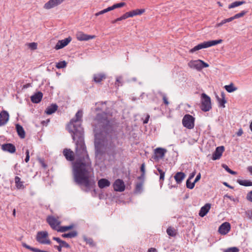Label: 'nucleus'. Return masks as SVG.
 Instances as JSON below:
<instances>
[{"label": "nucleus", "mask_w": 252, "mask_h": 252, "mask_svg": "<svg viewBox=\"0 0 252 252\" xmlns=\"http://www.w3.org/2000/svg\"><path fill=\"white\" fill-rule=\"evenodd\" d=\"M83 111L80 110L71 119L69 125L72 139L75 142V154L76 160L73 163V174L74 182L79 185H84L89 189L94 186L90 180L92 170V161L89 158L84 140V130L81 126Z\"/></svg>", "instance_id": "nucleus-1"}, {"label": "nucleus", "mask_w": 252, "mask_h": 252, "mask_svg": "<svg viewBox=\"0 0 252 252\" xmlns=\"http://www.w3.org/2000/svg\"><path fill=\"white\" fill-rule=\"evenodd\" d=\"M94 148L95 157L101 159L106 154L110 160L121 156V148H117L115 142L117 137L108 120L106 113L97 114L94 119Z\"/></svg>", "instance_id": "nucleus-2"}, {"label": "nucleus", "mask_w": 252, "mask_h": 252, "mask_svg": "<svg viewBox=\"0 0 252 252\" xmlns=\"http://www.w3.org/2000/svg\"><path fill=\"white\" fill-rule=\"evenodd\" d=\"M222 42V39L219 40H209L208 41H205L203 43H201L197 45L194 47L193 48L191 49L189 52L190 53H193L194 52L198 51L199 50L202 49L203 48H208L213 46H215L217 44H220Z\"/></svg>", "instance_id": "nucleus-3"}, {"label": "nucleus", "mask_w": 252, "mask_h": 252, "mask_svg": "<svg viewBox=\"0 0 252 252\" xmlns=\"http://www.w3.org/2000/svg\"><path fill=\"white\" fill-rule=\"evenodd\" d=\"M201 109L204 112L209 111L212 108L211 98L205 93L201 94Z\"/></svg>", "instance_id": "nucleus-4"}, {"label": "nucleus", "mask_w": 252, "mask_h": 252, "mask_svg": "<svg viewBox=\"0 0 252 252\" xmlns=\"http://www.w3.org/2000/svg\"><path fill=\"white\" fill-rule=\"evenodd\" d=\"M48 236V233L47 231H39L37 232L36 236V241L41 244H50L51 241L47 239Z\"/></svg>", "instance_id": "nucleus-5"}, {"label": "nucleus", "mask_w": 252, "mask_h": 252, "mask_svg": "<svg viewBox=\"0 0 252 252\" xmlns=\"http://www.w3.org/2000/svg\"><path fill=\"white\" fill-rule=\"evenodd\" d=\"M194 118L190 115L186 114L183 117L182 123L184 126L188 129H192L194 126Z\"/></svg>", "instance_id": "nucleus-6"}, {"label": "nucleus", "mask_w": 252, "mask_h": 252, "mask_svg": "<svg viewBox=\"0 0 252 252\" xmlns=\"http://www.w3.org/2000/svg\"><path fill=\"white\" fill-rule=\"evenodd\" d=\"M126 3L124 2H121L120 3H117L113 4L111 6H109L107 7V8H105L98 12H97L95 14V16H98L100 15L103 14L107 12L110 11L111 10H113L116 8H121L122 7H123L125 6Z\"/></svg>", "instance_id": "nucleus-7"}, {"label": "nucleus", "mask_w": 252, "mask_h": 252, "mask_svg": "<svg viewBox=\"0 0 252 252\" xmlns=\"http://www.w3.org/2000/svg\"><path fill=\"white\" fill-rule=\"evenodd\" d=\"M47 222L53 229L57 231L58 226L61 224V221L53 216H48L47 218Z\"/></svg>", "instance_id": "nucleus-8"}, {"label": "nucleus", "mask_w": 252, "mask_h": 252, "mask_svg": "<svg viewBox=\"0 0 252 252\" xmlns=\"http://www.w3.org/2000/svg\"><path fill=\"white\" fill-rule=\"evenodd\" d=\"M113 188L115 191L122 192L125 189V185L122 180L117 179L113 184Z\"/></svg>", "instance_id": "nucleus-9"}, {"label": "nucleus", "mask_w": 252, "mask_h": 252, "mask_svg": "<svg viewBox=\"0 0 252 252\" xmlns=\"http://www.w3.org/2000/svg\"><path fill=\"white\" fill-rule=\"evenodd\" d=\"M65 0H49L46 2L44 8L46 9H50L61 4Z\"/></svg>", "instance_id": "nucleus-10"}, {"label": "nucleus", "mask_w": 252, "mask_h": 252, "mask_svg": "<svg viewBox=\"0 0 252 252\" xmlns=\"http://www.w3.org/2000/svg\"><path fill=\"white\" fill-rule=\"evenodd\" d=\"M71 37L69 36L64 39L59 40L55 47V49L59 50L64 47L71 41Z\"/></svg>", "instance_id": "nucleus-11"}, {"label": "nucleus", "mask_w": 252, "mask_h": 252, "mask_svg": "<svg viewBox=\"0 0 252 252\" xmlns=\"http://www.w3.org/2000/svg\"><path fill=\"white\" fill-rule=\"evenodd\" d=\"M9 119V115L7 111L2 110L0 112V126L5 125Z\"/></svg>", "instance_id": "nucleus-12"}, {"label": "nucleus", "mask_w": 252, "mask_h": 252, "mask_svg": "<svg viewBox=\"0 0 252 252\" xmlns=\"http://www.w3.org/2000/svg\"><path fill=\"white\" fill-rule=\"evenodd\" d=\"M230 228V223L228 222H225L220 225L218 231L220 234L225 235L229 231Z\"/></svg>", "instance_id": "nucleus-13"}, {"label": "nucleus", "mask_w": 252, "mask_h": 252, "mask_svg": "<svg viewBox=\"0 0 252 252\" xmlns=\"http://www.w3.org/2000/svg\"><path fill=\"white\" fill-rule=\"evenodd\" d=\"M166 152V150L162 148H157L155 150V159L158 160L162 158Z\"/></svg>", "instance_id": "nucleus-14"}, {"label": "nucleus", "mask_w": 252, "mask_h": 252, "mask_svg": "<svg viewBox=\"0 0 252 252\" xmlns=\"http://www.w3.org/2000/svg\"><path fill=\"white\" fill-rule=\"evenodd\" d=\"M224 150L223 146H219L216 148L215 152L212 155V159L214 160L219 159L222 156V154Z\"/></svg>", "instance_id": "nucleus-15"}, {"label": "nucleus", "mask_w": 252, "mask_h": 252, "mask_svg": "<svg viewBox=\"0 0 252 252\" xmlns=\"http://www.w3.org/2000/svg\"><path fill=\"white\" fill-rule=\"evenodd\" d=\"M76 37L77 39L79 41H87L91 39H93L95 36V35H88L82 32H78L76 34Z\"/></svg>", "instance_id": "nucleus-16"}, {"label": "nucleus", "mask_w": 252, "mask_h": 252, "mask_svg": "<svg viewBox=\"0 0 252 252\" xmlns=\"http://www.w3.org/2000/svg\"><path fill=\"white\" fill-rule=\"evenodd\" d=\"M1 149L3 151L7 152L11 154L15 153L16 151L15 146L11 143L2 144Z\"/></svg>", "instance_id": "nucleus-17"}, {"label": "nucleus", "mask_w": 252, "mask_h": 252, "mask_svg": "<svg viewBox=\"0 0 252 252\" xmlns=\"http://www.w3.org/2000/svg\"><path fill=\"white\" fill-rule=\"evenodd\" d=\"M201 63V60H200L191 61L188 63V65L190 68L196 69L197 70H201L202 69Z\"/></svg>", "instance_id": "nucleus-18"}, {"label": "nucleus", "mask_w": 252, "mask_h": 252, "mask_svg": "<svg viewBox=\"0 0 252 252\" xmlns=\"http://www.w3.org/2000/svg\"><path fill=\"white\" fill-rule=\"evenodd\" d=\"M63 155L65 158L70 161L74 160V153L69 149H65L63 151Z\"/></svg>", "instance_id": "nucleus-19"}, {"label": "nucleus", "mask_w": 252, "mask_h": 252, "mask_svg": "<svg viewBox=\"0 0 252 252\" xmlns=\"http://www.w3.org/2000/svg\"><path fill=\"white\" fill-rule=\"evenodd\" d=\"M42 97V93L41 92H38L31 97V99L33 103H38L41 101Z\"/></svg>", "instance_id": "nucleus-20"}, {"label": "nucleus", "mask_w": 252, "mask_h": 252, "mask_svg": "<svg viewBox=\"0 0 252 252\" xmlns=\"http://www.w3.org/2000/svg\"><path fill=\"white\" fill-rule=\"evenodd\" d=\"M211 207V205L209 203L206 204L202 207L199 211V215L201 217H204L209 212Z\"/></svg>", "instance_id": "nucleus-21"}, {"label": "nucleus", "mask_w": 252, "mask_h": 252, "mask_svg": "<svg viewBox=\"0 0 252 252\" xmlns=\"http://www.w3.org/2000/svg\"><path fill=\"white\" fill-rule=\"evenodd\" d=\"M110 185V182L106 179L102 178L98 181V186L100 189L108 187Z\"/></svg>", "instance_id": "nucleus-22"}, {"label": "nucleus", "mask_w": 252, "mask_h": 252, "mask_svg": "<svg viewBox=\"0 0 252 252\" xmlns=\"http://www.w3.org/2000/svg\"><path fill=\"white\" fill-rule=\"evenodd\" d=\"M58 106L56 104H52L47 107L45 112L48 115H51L55 112L58 109Z\"/></svg>", "instance_id": "nucleus-23"}, {"label": "nucleus", "mask_w": 252, "mask_h": 252, "mask_svg": "<svg viewBox=\"0 0 252 252\" xmlns=\"http://www.w3.org/2000/svg\"><path fill=\"white\" fill-rule=\"evenodd\" d=\"M185 176L186 175L184 173L182 172H179L174 176V179L177 184H180L185 178Z\"/></svg>", "instance_id": "nucleus-24"}, {"label": "nucleus", "mask_w": 252, "mask_h": 252, "mask_svg": "<svg viewBox=\"0 0 252 252\" xmlns=\"http://www.w3.org/2000/svg\"><path fill=\"white\" fill-rule=\"evenodd\" d=\"M16 128L17 133L21 138H24L25 137V132L23 127L19 124L16 125Z\"/></svg>", "instance_id": "nucleus-25"}, {"label": "nucleus", "mask_w": 252, "mask_h": 252, "mask_svg": "<svg viewBox=\"0 0 252 252\" xmlns=\"http://www.w3.org/2000/svg\"><path fill=\"white\" fill-rule=\"evenodd\" d=\"M106 76L104 73H98L94 75V81L96 83H100Z\"/></svg>", "instance_id": "nucleus-26"}, {"label": "nucleus", "mask_w": 252, "mask_h": 252, "mask_svg": "<svg viewBox=\"0 0 252 252\" xmlns=\"http://www.w3.org/2000/svg\"><path fill=\"white\" fill-rule=\"evenodd\" d=\"M15 186L17 189H24L25 186L24 185V182L21 181V179L18 176L15 177Z\"/></svg>", "instance_id": "nucleus-27"}, {"label": "nucleus", "mask_w": 252, "mask_h": 252, "mask_svg": "<svg viewBox=\"0 0 252 252\" xmlns=\"http://www.w3.org/2000/svg\"><path fill=\"white\" fill-rule=\"evenodd\" d=\"M221 98L217 97V99L219 103V106L224 108L225 107L224 104L226 102L225 99V94L224 92L221 93Z\"/></svg>", "instance_id": "nucleus-28"}, {"label": "nucleus", "mask_w": 252, "mask_h": 252, "mask_svg": "<svg viewBox=\"0 0 252 252\" xmlns=\"http://www.w3.org/2000/svg\"><path fill=\"white\" fill-rule=\"evenodd\" d=\"M237 182L241 186L245 187L252 186V182L250 180L238 179Z\"/></svg>", "instance_id": "nucleus-29"}, {"label": "nucleus", "mask_w": 252, "mask_h": 252, "mask_svg": "<svg viewBox=\"0 0 252 252\" xmlns=\"http://www.w3.org/2000/svg\"><path fill=\"white\" fill-rule=\"evenodd\" d=\"M144 184V181H140L136 183L135 188V192L137 193H141L143 189V186Z\"/></svg>", "instance_id": "nucleus-30"}, {"label": "nucleus", "mask_w": 252, "mask_h": 252, "mask_svg": "<svg viewBox=\"0 0 252 252\" xmlns=\"http://www.w3.org/2000/svg\"><path fill=\"white\" fill-rule=\"evenodd\" d=\"M77 232L76 231H73L67 233H64L62 235L63 238H74L77 236Z\"/></svg>", "instance_id": "nucleus-31"}, {"label": "nucleus", "mask_w": 252, "mask_h": 252, "mask_svg": "<svg viewBox=\"0 0 252 252\" xmlns=\"http://www.w3.org/2000/svg\"><path fill=\"white\" fill-rule=\"evenodd\" d=\"M74 227V225L71 224L69 225L68 226H62L59 227L58 229H57L58 232H65L68 230H70L72 229Z\"/></svg>", "instance_id": "nucleus-32"}, {"label": "nucleus", "mask_w": 252, "mask_h": 252, "mask_svg": "<svg viewBox=\"0 0 252 252\" xmlns=\"http://www.w3.org/2000/svg\"><path fill=\"white\" fill-rule=\"evenodd\" d=\"M224 88L228 93H232L237 90V88L235 87L232 83L228 85H225Z\"/></svg>", "instance_id": "nucleus-33"}, {"label": "nucleus", "mask_w": 252, "mask_h": 252, "mask_svg": "<svg viewBox=\"0 0 252 252\" xmlns=\"http://www.w3.org/2000/svg\"><path fill=\"white\" fill-rule=\"evenodd\" d=\"M245 3H246V1H234L232 3H231V4H230L228 5V8L229 9L233 8L235 7L239 6H240L243 4H244Z\"/></svg>", "instance_id": "nucleus-34"}, {"label": "nucleus", "mask_w": 252, "mask_h": 252, "mask_svg": "<svg viewBox=\"0 0 252 252\" xmlns=\"http://www.w3.org/2000/svg\"><path fill=\"white\" fill-rule=\"evenodd\" d=\"M157 169L158 171V172L160 176H159V181H163L164 180L165 176V172L163 171L158 166H157Z\"/></svg>", "instance_id": "nucleus-35"}, {"label": "nucleus", "mask_w": 252, "mask_h": 252, "mask_svg": "<svg viewBox=\"0 0 252 252\" xmlns=\"http://www.w3.org/2000/svg\"><path fill=\"white\" fill-rule=\"evenodd\" d=\"M84 240L86 242L87 244L90 245L91 246L94 247L95 246V244L94 243L93 239L91 238L84 237Z\"/></svg>", "instance_id": "nucleus-36"}, {"label": "nucleus", "mask_w": 252, "mask_h": 252, "mask_svg": "<svg viewBox=\"0 0 252 252\" xmlns=\"http://www.w3.org/2000/svg\"><path fill=\"white\" fill-rule=\"evenodd\" d=\"M222 167L229 173L231 175H235L237 174V172L230 169L228 166L226 164H222Z\"/></svg>", "instance_id": "nucleus-37"}, {"label": "nucleus", "mask_w": 252, "mask_h": 252, "mask_svg": "<svg viewBox=\"0 0 252 252\" xmlns=\"http://www.w3.org/2000/svg\"><path fill=\"white\" fill-rule=\"evenodd\" d=\"M166 232L167 234L170 236H174L176 235V233L175 232V229L172 227H168L166 230Z\"/></svg>", "instance_id": "nucleus-38"}, {"label": "nucleus", "mask_w": 252, "mask_h": 252, "mask_svg": "<svg viewBox=\"0 0 252 252\" xmlns=\"http://www.w3.org/2000/svg\"><path fill=\"white\" fill-rule=\"evenodd\" d=\"M66 63L65 61H61L59 63H58L56 64V67L58 68H63L65 67L66 66Z\"/></svg>", "instance_id": "nucleus-39"}, {"label": "nucleus", "mask_w": 252, "mask_h": 252, "mask_svg": "<svg viewBox=\"0 0 252 252\" xmlns=\"http://www.w3.org/2000/svg\"><path fill=\"white\" fill-rule=\"evenodd\" d=\"M158 94L162 96L164 103L165 105H168L169 103V101H168L166 94L164 93H163L161 92H159Z\"/></svg>", "instance_id": "nucleus-40"}, {"label": "nucleus", "mask_w": 252, "mask_h": 252, "mask_svg": "<svg viewBox=\"0 0 252 252\" xmlns=\"http://www.w3.org/2000/svg\"><path fill=\"white\" fill-rule=\"evenodd\" d=\"M195 183L190 182L189 179H188L186 182V186L187 188L192 189L194 187Z\"/></svg>", "instance_id": "nucleus-41"}, {"label": "nucleus", "mask_w": 252, "mask_h": 252, "mask_svg": "<svg viewBox=\"0 0 252 252\" xmlns=\"http://www.w3.org/2000/svg\"><path fill=\"white\" fill-rule=\"evenodd\" d=\"M132 11L134 12V15L136 16V15H141L142 13H143L145 12V9H136L132 10Z\"/></svg>", "instance_id": "nucleus-42"}, {"label": "nucleus", "mask_w": 252, "mask_h": 252, "mask_svg": "<svg viewBox=\"0 0 252 252\" xmlns=\"http://www.w3.org/2000/svg\"><path fill=\"white\" fill-rule=\"evenodd\" d=\"M247 11L245 10L242 11L241 12L236 14L234 15V17L236 18V19L239 18L244 16L247 13Z\"/></svg>", "instance_id": "nucleus-43"}, {"label": "nucleus", "mask_w": 252, "mask_h": 252, "mask_svg": "<svg viewBox=\"0 0 252 252\" xmlns=\"http://www.w3.org/2000/svg\"><path fill=\"white\" fill-rule=\"evenodd\" d=\"M224 252H239V249L237 247H232L224 250Z\"/></svg>", "instance_id": "nucleus-44"}, {"label": "nucleus", "mask_w": 252, "mask_h": 252, "mask_svg": "<svg viewBox=\"0 0 252 252\" xmlns=\"http://www.w3.org/2000/svg\"><path fill=\"white\" fill-rule=\"evenodd\" d=\"M60 245H61L62 248H70V245L68 243H67L65 241H63V240L62 241V242L61 243V244Z\"/></svg>", "instance_id": "nucleus-45"}, {"label": "nucleus", "mask_w": 252, "mask_h": 252, "mask_svg": "<svg viewBox=\"0 0 252 252\" xmlns=\"http://www.w3.org/2000/svg\"><path fill=\"white\" fill-rule=\"evenodd\" d=\"M223 198L224 199L225 198H228L230 200L233 201V202H236V201L238 202V200L237 198H235L233 196H230V195H229L228 194L224 195V196H223Z\"/></svg>", "instance_id": "nucleus-46"}, {"label": "nucleus", "mask_w": 252, "mask_h": 252, "mask_svg": "<svg viewBox=\"0 0 252 252\" xmlns=\"http://www.w3.org/2000/svg\"><path fill=\"white\" fill-rule=\"evenodd\" d=\"M37 43L35 42H32L31 43H29V47L32 49V50H35L37 48Z\"/></svg>", "instance_id": "nucleus-47"}, {"label": "nucleus", "mask_w": 252, "mask_h": 252, "mask_svg": "<svg viewBox=\"0 0 252 252\" xmlns=\"http://www.w3.org/2000/svg\"><path fill=\"white\" fill-rule=\"evenodd\" d=\"M246 198L247 200L252 202V190L247 193Z\"/></svg>", "instance_id": "nucleus-48"}, {"label": "nucleus", "mask_w": 252, "mask_h": 252, "mask_svg": "<svg viewBox=\"0 0 252 252\" xmlns=\"http://www.w3.org/2000/svg\"><path fill=\"white\" fill-rule=\"evenodd\" d=\"M26 158L25 160L26 162H28L30 160V152L29 150H27L26 151Z\"/></svg>", "instance_id": "nucleus-49"}, {"label": "nucleus", "mask_w": 252, "mask_h": 252, "mask_svg": "<svg viewBox=\"0 0 252 252\" xmlns=\"http://www.w3.org/2000/svg\"><path fill=\"white\" fill-rule=\"evenodd\" d=\"M246 213L249 218L252 220V209L246 211Z\"/></svg>", "instance_id": "nucleus-50"}, {"label": "nucleus", "mask_w": 252, "mask_h": 252, "mask_svg": "<svg viewBox=\"0 0 252 252\" xmlns=\"http://www.w3.org/2000/svg\"><path fill=\"white\" fill-rule=\"evenodd\" d=\"M140 170H141L142 173L145 174V165L144 163H143L141 164V166L140 167Z\"/></svg>", "instance_id": "nucleus-51"}, {"label": "nucleus", "mask_w": 252, "mask_h": 252, "mask_svg": "<svg viewBox=\"0 0 252 252\" xmlns=\"http://www.w3.org/2000/svg\"><path fill=\"white\" fill-rule=\"evenodd\" d=\"M201 66H202V69L204 67H207L209 66V64L208 63H205L204 62H203L202 60H201Z\"/></svg>", "instance_id": "nucleus-52"}, {"label": "nucleus", "mask_w": 252, "mask_h": 252, "mask_svg": "<svg viewBox=\"0 0 252 252\" xmlns=\"http://www.w3.org/2000/svg\"><path fill=\"white\" fill-rule=\"evenodd\" d=\"M128 17L127 16V13L126 12L124 14H123L122 16L120 17V19L122 20H125L127 18H128Z\"/></svg>", "instance_id": "nucleus-53"}, {"label": "nucleus", "mask_w": 252, "mask_h": 252, "mask_svg": "<svg viewBox=\"0 0 252 252\" xmlns=\"http://www.w3.org/2000/svg\"><path fill=\"white\" fill-rule=\"evenodd\" d=\"M243 133V129L242 128H240L238 130V131H237V132L236 133V134L238 136H240L242 135Z\"/></svg>", "instance_id": "nucleus-54"}, {"label": "nucleus", "mask_w": 252, "mask_h": 252, "mask_svg": "<svg viewBox=\"0 0 252 252\" xmlns=\"http://www.w3.org/2000/svg\"><path fill=\"white\" fill-rule=\"evenodd\" d=\"M126 13H127V16H128V18L129 17H132L135 16L133 11L127 12Z\"/></svg>", "instance_id": "nucleus-55"}, {"label": "nucleus", "mask_w": 252, "mask_h": 252, "mask_svg": "<svg viewBox=\"0 0 252 252\" xmlns=\"http://www.w3.org/2000/svg\"><path fill=\"white\" fill-rule=\"evenodd\" d=\"M201 178V174L200 173H199L196 177L194 181V182L195 183H196L197 182H198Z\"/></svg>", "instance_id": "nucleus-56"}, {"label": "nucleus", "mask_w": 252, "mask_h": 252, "mask_svg": "<svg viewBox=\"0 0 252 252\" xmlns=\"http://www.w3.org/2000/svg\"><path fill=\"white\" fill-rule=\"evenodd\" d=\"M53 239L56 241H57L58 243H59L60 244H61V243L62 242V241L63 240H62L59 237H54L53 238Z\"/></svg>", "instance_id": "nucleus-57"}, {"label": "nucleus", "mask_w": 252, "mask_h": 252, "mask_svg": "<svg viewBox=\"0 0 252 252\" xmlns=\"http://www.w3.org/2000/svg\"><path fill=\"white\" fill-rule=\"evenodd\" d=\"M145 177V174L142 173L141 175L138 177V179L141 180V181H144Z\"/></svg>", "instance_id": "nucleus-58"}, {"label": "nucleus", "mask_w": 252, "mask_h": 252, "mask_svg": "<svg viewBox=\"0 0 252 252\" xmlns=\"http://www.w3.org/2000/svg\"><path fill=\"white\" fill-rule=\"evenodd\" d=\"M38 160L40 162V163L42 164L43 167L45 168L46 167L47 165L45 164L43 160L41 158H39Z\"/></svg>", "instance_id": "nucleus-59"}, {"label": "nucleus", "mask_w": 252, "mask_h": 252, "mask_svg": "<svg viewBox=\"0 0 252 252\" xmlns=\"http://www.w3.org/2000/svg\"><path fill=\"white\" fill-rule=\"evenodd\" d=\"M224 24V22L223 20H222L220 23H218L216 25V27H220Z\"/></svg>", "instance_id": "nucleus-60"}, {"label": "nucleus", "mask_w": 252, "mask_h": 252, "mask_svg": "<svg viewBox=\"0 0 252 252\" xmlns=\"http://www.w3.org/2000/svg\"><path fill=\"white\" fill-rule=\"evenodd\" d=\"M195 174H196V172H195V171H193V172H192V173L190 174V175H189V180H190L191 179L193 178L194 177V176H195Z\"/></svg>", "instance_id": "nucleus-61"}, {"label": "nucleus", "mask_w": 252, "mask_h": 252, "mask_svg": "<svg viewBox=\"0 0 252 252\" xmlns=\"http://www.w3.org/2000/svg\"><path fill=\"white\" fill-rule=\"evenodd\" d=\"M54 248L57 249L59 252H62V247L60 245L59 246H55Z\"/></svg>", "instance_id": "nucleus-62"}, {"label": "nucleus", "mask_w": 252, "mask_h": 252, "mask_svg": "<svg viewBox=\"0 0 252 252\" xmlns=\"http://www.w3.org/2000/svg\"><path fill=\"white\" fill-rule=\"evenodd\" d=\"M148 252H157V250L155 248H151L148 250Z\"/></svg>", "instance_id": "nucleus-63"}, {"label": "nucleus", "mask_w": 252, "mask_h": 252, "mask_svg": "<svg viewBox=\"0 0 252 252\" xmlns=\"http://www.w3.org/2000/svg\"><path fill=\"white\" fill-rule=\"evenodd\" d=\"M248 171L252 175V166H249L247 168Z\"/></svg>", "instance_id": "nucleus-64"}]
</instances>
